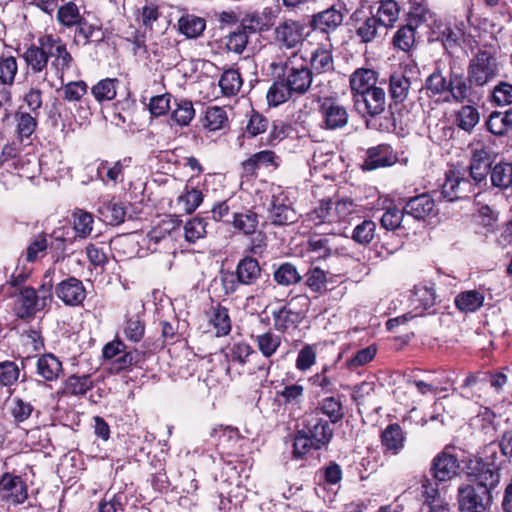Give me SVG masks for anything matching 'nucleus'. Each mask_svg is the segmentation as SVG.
I'll use <instances>...</instances> for the list:
<instances>
[{"mask_svg":"<svg viewBox=\"0 0 512 512\" xmlns=\"http://www.w3.org/2000/svg\"><path fill=\"white\" fill-rule=\"evenodd\" d=\"M83 17L74 2H68L60 6L56 15L57 21L68 29L75 27Z\"/></svg>","mask_w":512,"mask_h":512,"instance_id":"obj_53","label":"nucleus"},{"mask_svg":"<svg viewBox=\"0 0 512 512\" xmlns=\"http://www.w3.org/2000/svg\"><path fill=\"white\" fill-rule=\"evenodd\" d=\"M105 221L111 225H118L125 219L126 209L122 203L109 201L98 209Z\"/></svg>","mask_w":512,"mask_h":512,"instance_id":"obj_60","label":"nucleus"},{"mask_svg":"<svg viewBox=\"0 0 512 512\" xmlns=\"http://www.w3.org/2000/svg\"><path fill=\"white\" fill-rule=\"evenodd\" d=\"M93 387L89 375H71L67 378L64 385V393L74 396L84 395Z\"/></svg>","mask_w":512,"mask_h":512,"instance_id":"obj_58","label":"nucleus"},{"mask_svg":"<svg viewBox=\"0 0 512 512\" xmlns=\"http://www.w3.org/2000/svg\"><path fill=\"white\" fill-rule=\"evenodd\" d=\"M304 25L299 22L286 20L275 28V38L286 48H295L304 40Z\"/></svg>","mask_w":512,"mask_h":512,"instance_id":"obj_21","label":"nucleus"},{"mask_svg":"<svg viewBox=\"0 0 512 512\" xmlns=\"http://www.w3.org/2000/svg\"><path fill=\"white\" fill-rule=\"evenodd\" d=\"M491 185L499 190H506L512 186V164L500 161L489 171Z\"/></svg>","mask_w":512,"mask_h":512,"instance_id":"obj_39","label":"nucleus"},{"mask_svg":"<svg viewBox=\"0 0 512 512\" xmlns=\"http://www.w3.org/2000/svg\"><path fill=\"white\" fill-rule=\"evenodd\" d=\"M293 96H295L294 93L286 85L285 79L281 76L278 77L270 86L266 98L270 106L276 107L285 103Z\"/></svg>","mask_w":512,"mask_h":512,"instance_id":"obj_45","label":"nucleus"},{"mask_svg":"<svg viewBox=\"0 0 512 512\" xmlns=\"http://www.w3.org/2000/svg\"><path fill=\"white\" fill-rule=\"evenodd\" d=\"M421 495L423 496L425 511L441 512L443 509H450L448 504L440 498L438 484L427 476H422L420 480Z\"/></svg>","mask_w":512,"mask_h":512,"instance_id":"obj_27","label":"nucleus"},{"mask_svg":"<svg viewBox=\"0 0 512 512\" xmlns=\"http://www.w3.org/2000/svg\"><path fill=\"white\" fill-rule=\"evenodd\" d=\"M232 226L244 235H254L258 230L259 216L252 210L233 212Z\"/></svg>","mask_w":512,"mask_h":512,"instance_id":"obj_37","label":"nucleus"},{"mask_svg":"<svg viewBox=\"0 0 512 512\" xmlns=\"http://www.w3.org/2000/svg\"><path fill=\"white\" fill-rule=\"evenodd\" d=\"M37 43L28 47L23 54L28 74H42V82H48L47 68L50 66L51 71L63 84L64 74L74 65V58L66 43L53 34L39 37Z\"/></svg>","mask_w":512,"mask_h":512,"instance_id":"obj_1","label":"nucleus"},{"mask_svg":"<svg viewBox=\"0 0 512 512\" xmlns=\"http://www.w3.org/2000/svg\"><path fill=\"white\" fill-rule=\"evenodd\" d=\"M127 497L124 493L116 494L106 493L103 500L99 504V512H118L123 511Z\"/></svg>","mask_w":512,"mask_h":512,"instance_id":"obj_64","label":"nucleus"},{"mask_svg":"<svg viewBox=\"0 0 512 512\" xmlns=\"http://www.w3.org/2000/svg\"><path fill=\"white\" fill-rule=\"evenodd\" d=\"M131 158H124L114 162L101 160L96 169V175L103 183L116 185L123 181L124 170L130 165Z\"/></svg>","mask_w":512,"mask_h":512,"instance_id":"obj_24","label":"nucleus"},{"mask_svg":"<svg viewBox=\"0 0 512 512\" xmlns=\"http://www.w3.org/2000/svg\"><path fill=\"white\" fill-rule=\"evenodd\" d=\"M467 74L478 90L483 88L497 77L498 63L495 56L487 50H479L469 61Z\"/></svg>","mask_w":512,"mask_h":512,"instance_id":"obj_6","label":"nucleus"},{"mask_svg":"<svg viewBox=\"0 0 512 512\" xmlns=\"http://www.w3.org/2000/svg\"><path fill=\"white\" fill-rule=\"evenodd\" d=\"M278 157L271 150H263L251 155L248 159L242 162V169L245 175H256V171L261 167H278Z\"/></svg>","mask_w":512,"mask_h":512,"instance_id":"obj_29","label":"nucleus"},{"mask_svg":"<svg viewBox=\"0 0 512 512\" xmlns=\"http://www.w3.org/2000/svg\"><path fill=\"white\" fill-rule=\"evenodd\" d=\"M484 302V295L476 290L459 293L455 298V306L464 313H472L480 309Z\"/></svg>","mask_w":512,"mask_h":512,"instance_id":"obj_43","label":"nucleus"},{"mask_svg":"<svg viewBox=\"0 0 512 512\" xmlns=\"http://www.w3.org/2000/svg\"><path fill=\"white\" fill-rule=\"evenodd\" d=\"M378 81V73L369 68L356 69L349 78L352 99L375 88Z\"/></svg>","mask_w":512,"mask_h":512,"instance_id":"obj_25","label":"nucleus"},{"mask_svg":"<svg viewBox=\"0 0 512 512\" xmlns=\"http://www.w3.org/2000/svg\"><path fill=\"white\" fill-rule=\"evenodd\" d=\"M253 341L265 359H270L282 344L281 336L271 330L253 336Z\"/></svg>","mask_w":512,"mask_h":512,"instance_id":"obj_36","label":"nucleus"},{"mask_svg":"<svg viewBox=\"0 0 512 512\" xmlns=\"http://www.w3.org/2000/svg\"><path fill=\"white\" fill-rule=\"evenodd\" d=\"M269 218L273 225H289L296 221L297 214L288 197L284 194L274 195L269 208Z\"/></svg>","mask_w":512,"mask_h":512,"instance_id":"obj_20","label":"nucleus"},{"mask_svg":"<svg viewBox=\"0 0 512 512\" xmlns=\"http://www.w3.org/2000/svg\"><path fill=\"white\" fill-rule=\"evenodd\" d=\"M500 482V470L497 467H483L479 473L476 475L475 485L481 486L488 490V493L491 494V491L497 487Z\"/></svg>","mask_w":512,"mask_h":512,"instance_id":"obj_62","label":"nucleus"},{"mask_svg":"<svg viewBox=\"0 0 512 512\" xmlns=\"http://www.w3.org/2000/svg\"><path fill=\"white\" fill-rule=\"evenodd\" d=\"M353 102L360 113L375 117L385 111L386 93L383 88L376 86L353 99Z\"/></svg>","mask_w":512,"mask_h":512,"instance_id":"obj_13","label":"nucleus"},{"mask_svg":"<svg viewBox=\"0 0 512 512\" xmlns=\"http://www.w3.org/2000/svg\"><path fill=\"white\" fill-rule=\"evenodd\" d=\"M479 121L480 113L474 105H462L455 112V125L467 133H472Z\"/></svg>","mask_w":512,"mask_h":512,"instance_id":"obj_38","label":"nucleus"},{"mask_svg":"<svg viewBox=\"0 0 512 512\" xmlns=\"http://www.w3.org/2000/svg\"><path fill=\"white\" fill-rule=\"evenodd\" d=\"M486 127L493 135H506L512 130V110L506 112H492L486 122Z\"/></svg>","mask_w":512,"mask_h":512,"instance_id":"obj_41","label":"nucleus"},{"mask_svg":"<svg viewBox=\"0 0 512 512\" xmlns=\"http://www.w3.org/2000/svg\"><path fill=\"white\" fill-rule=\"evenodd\" d=\"M102 24L98 19L83 17L75 26L73 42L77 45H88L92 41L103 40Z\"/></svg>","mask_w":512,"mask_h":512,"instance_id":"obj_22","label":"nucleus"},{"mask_svg":"<svg viewBox=\"0 0 512 512\" xmlns=\"http://www.w3.org/2000/svg\"><path fill=\"white\" fill-rule=\"evenodd\" d=\"M434 33L437 34V40L441 41L444 49L448 53H453L464 42L465 24L456 19L438 21L435 22Z\"/></svg>","mask_w":512,"mask_h":512,"instance_id":"obj_10","label":"nucleus"},{"mask_svg":"<svg viewBox=\"0 0 512 512\" xmlns=\"http://www.w3.org/2000/svg\"><path fill=\"white\" fill-rule=\"evenodd\" d=\"M344 16L334 5L312 16L310 27L323 33L335 31L343 23Z\"/></svg>","mask_w":512,"mask_h":512,"instance_id":"obj_23","label":"nucleus"},{"mask_svg":"<svg viewBox=\"0 0 512 512\" xmlns=\"http://www.w3.org/2000/svg\"><path fill=\"white\" fill-rule=\"evenodd\" d=\"M210 322L216 329L217 336H225L231 331L228 309L220 304L212 307Z\"/></svg>","mask_w":512,"mask_h":512,"instance_id":"obj_52","label":"nucleus"},{"mask_svg":"<svg viewBox=\"0 0 512 512\" xmlns=\"http://www.w3.org/2000/svg\"><path fill=\"white\" fill-rule=\"evenodd\" d=\"M459 469L458 458L444 450L433 459L430 472L436 481L445 482L456 477Z\"/></svg>","mask_w":512,"mask_h":512,"instance_id":"obj_16","label":"nucleus"},{"mask_svg":"<svg viewBox=\"0 0 512 512\" xmlns=\"http://www.w3.org/2000/svg\"><path fill=\"white\" fill-rule=\"evenodd\" d=\"M273 279L278 285L288 287L300 283L302 275L295 265L285 262L275 269Z\"/></svg>","mask_w":512,"mask_h":512,"instance_id":"obj_44","label":"nucleus"},{"mask_svg":"<svg viewBox=\"0 0 512 512\" xmlns=\"http://www.w3.org/2000/svg\"><path fill=\"white\" fill-rule=\"evenodd\" d=\"M400 12L401 7L396 0H380L373 9L374 16L387 34L394 28Z\"/></svg>","mask_w":512,"mask_h":512,"instance_id":"obj_26","label":"nucleus"},{"mask_svg":"<svg viewBox=\"0 0 512 512\" xmlns=\"http://www.w3.org/2000/svg\"><path fill=\"white\" fill-rule=\"evenodd\" d=\"M48 242L45 234H38L32 238L22 257L26 263H34L38 258H42L46 254Z\"/></svg>","mask_w":512,"mask_h":512,"instance_id":"obj_51","label":"nucleus"},{"mask_svg":"<svg viewBox=\"0 0 512 512\" xmlns=\"http://www.w3.org/2000/svg\"><path fill=\"white\" fill-rule=\"evenodd\" d=\"M119 80L117 78H106L92 86L91 94L98 102L111 101L117 95Z\"/></svg>","mask_w":512,"mask_h":512,"instance_id":"obj_47","label":"nucleus"},{"mask_svg":"<svg viewBox=\"0 0 512 512\" xmlns=\"http://www.w3.org/2000/svg\"><path fill=\"white\" fill-rule=\"evenodd\" d=\"M242 84L243 81L240 73L232 68L225 70L219 79L221 91L223 95L228 97L236 95L240 91Z\"/></svg>","mask_w":512,"mask_h":512,"instance_id":"obj_48","label":"nucleus"},{"mask_svg":"<svg viewBox=\"0 0 512 512\" xmlns=\"http://www.w3.org/2000/svg\"><path fill=\"white\" fill-rule=\"evenodd\" d=\"M319 114L322 127L328 130L345 127L349 119L346 107L332 97L319 100Z\"/></svg>","mask_w":512,"mask_h":512,"instance_id":"obj_9","label":"nucleus"},{"mask_svg":"<svg viewBox=\"0 0 512 512\" xmlns=\"http://www.w3.org/2000/svg\"><path fill=\"white\" fill-rule=\"evenodd\" d=\"M205 28V19L193 14L183 15L177 22V29L179 33L188 39H196L200 37L203 34Z\"/></svg>","mask_w":512,"mask_h":512,"instance_id":"obj_34","label":"nucleus"},{"mask_svg":"<svg viewBox=\"0 0 512 512\" xmlns=\"http://www.w3.org/2000/svg\"><path fill=\"white\" fill-rule=\"evenodd\" d=\"M336 237L334 235L313 234L309 236L306 243V250L312 254L314 261L327 260L328 258L338 254V247L335 244Z\"/></svg>","mask_w":512,"mask_h":512,"instance_id":"obj_18","label":"nucleus"},{"mask_svg":"<svg viewBox=\"0 0 512 512\" xmlns=\"http://www.w3.org/2000/svg\"><path fill=\"white\" fill-rule=\"evenodd\" d=\"M398 161V155L389 144H379L366 151V157L361 165L364 171L390 167Z\"/></svg>","mask_w":512,"mask_h":512,"instance_id":"obj_14","label":"nucleus"},{"mask_svg":"<svg viewBox=\"0 0 512 512\" xmlns=\"http://www.w3.org/2000/svg\"><path fill=\"white\" fill-rule=\"evenodd\" d=\"M307 220L315 226H319L324 223L336 222V217L333 215L332 201H321L318 207L307 214Z\"/></svg>","mask_w":512,"mask_h":512,"instance_id":"obj_55","label":"nucleus"},{"mask_svg":"<svg viewBox=\"0 0 512 512\" xmlns=\"http://www.w3.org/2000/svg\"><path fill=\"white\" fill-rule=\"evenodd\" d=\"M34 407L30 402L24 401L20 397H14L8 400V412L15 423L26 421L33 413Z\"/></svg>","mask_w":512,"mask_h":512,"instance_id":"obj_56","label":"nucleus"},{"mask_svg":"<svg viewBox=\"0 0 512 512\" xmlns=\"http://www.w3.org/2000/svg\"><path fill=\"white\" fill-rule=\"evenodd\" d=\"M55 294L68 306H78L86 298V290L82 281L75 277H68L58 283L55 287Z\"/></svg>","mask_w":512,"mask_h":512,"instance_id":"obj_17","label":"nucleus"},{"mask_svg":"<svg viewBox=\"0 0 512 512\" xmlns=\"http://www.w3.org/2000/svg\"><path fill=\"white\" fill-rule=\"evenodd\" d=\"M350 25L353 27L356 37L363 44L372 43L387 35L373 14V7H370L368 13L354 11L350 16Z\"/></svg>","mask_w":512,"mask_h":512,"instance_id":"obj_7","label":"nucleus"},{"mask_svg":"<svg viewBox=\"0 0 512 512\" xmlns=\"http://www.w3.org/2000/svg\"><path fill=\"white\" fill-rule=\"evenodd\" d=\"M416 27L412 21L400 26L392 38L394 47L403 52L411 51L416 43Z\"/></svg>","mask_w":512,"mask_h":512,"instance_id":"obj_40","label":"nucleus"},{"mask_svg":"<svg viewBox=\"0 0 512 512\" xmlns=\"http://www.w3.org/2000/svg\"><path fill=\"white\" fill-rule=\"evenodd\" d=\"M228 122L227 113L224 108L219 106H210L206 109L202 119L204 129L214 132L224 128Z\"/></svg>","mask_w":512,"mask_h":512,"instance_id":"obj_46","label":"nucleus"},{"mask_svg":"<svg viewBox=\"0 0 512 512\" xmlns=\"http://www.w3.org/2000/svg\"><path fill=\"white\" fill-rule=\"evenodd\" d=\"M404 211L415 219H425L434 213L435 201L428 193H422L409 198L404 206Z\"/></svg>","mask_w":512,"mask_h":512,"instance_id":"obj_28","label":"nucleus"},{"mask_svg":"<svg viewBox=\"0 0 512 512\" xmlns=\"http://www.w3.org/2000/svg\"><path fill=\"white\" fill-rule=\"evenodd\" d=\"M282 77L295 96L307 93L313 82L312 71L305 64V60L298 57L297 54H293L285 61L282 67Z\"/></svg>","mask_w":512,"mask_h":512,"instance_id":"obj_5","label":"nucleus"},{"mask_svg":"<svg viewBox=\"0 0 512 512\" xmlns=\"http://www.w3.org/2000/svg\"><path fill=\"white\" fill-rule=\"evenodd\" d=\"M428 98L437 103L454 101L456 103H475L480 99L479 90L471 82L470 76L458 68L450 66L448 76H445L440 67L425 79L422 87Z\"/></svg>","mask_w":512,"mask_h":512,"instance_id":"obj_2","label":"nucleus"},{"mask_svg":"<svg viewBox=\"0 0 512 512\" xmlns=\"http://www.w3.org/2000/svg\"><path fill=\"white\" fill-rule=\"evenodd\" d=\"M302 430L314 442L316 450L327 446L334 434L331 423L323 419L317 412L305 416Z\"/></svg>","mask_w":512,"mask_h":512,"instance_id":"obj_11","label":"nucleus"},{"mask_svg":"<svg viewBox=\"0 0 512 512\" xmlns=\"http://www.w3.org/2000/svg\"><path fill=\"white\" fill-rule=\"evenodd\" d=\"M170 112L171 121L180 127L188 126L195 117L192 101L185 98H175Z\"/></svg>","mask_w":512,"mask_h":512,"instance_id":"obj_32","label":"nucleus"},{"mask_svg":"<svg viewBox=\"0 0 512 512\" xmlns=\"http://www.w3.org/2000/svg\"><path fill=\"white\" fill-rule=\"evenodd\" d=\"M229 357L232 362H236L241 366L250 363L252 360H259V354L245 342L233 344Z\"/></svg>","mask_w":512,"mask_h":512,"instance_id":"obj_54","label":"nucleus"},{"mask_svg":"<svg viewBox=\"0 0 512 512\" xmlns=\"http://www.w3.org/2000/svg\"><path fill=\"white\" fill-rule=\"evenodd\" d=\"M314 412H321L322 414L329 417V423H337L344 417L343 406L338 398L333 396L324 398L319 402L318 407Z\"/></svg>","mask_w":512,"mask_h":512,"instance_id":"obj_50","label":"nucleus"},{"mask_svg":"<svg viewBox=\"0 0 512 512\" xmlns=\"http://www.w3.org/2000/svg\"><path fill=\"white\" fill-rule=\"evenodd\" d=\"M310 300L306 295H297L278 310L273 311V325L276 331L289 333L298 328L308 310Z\"/></svg>","mask_w":512,"mask_h":512,"instance_id":"obj_4","label":"nucleus"},{"mask_svg":"<svg viewBox=\"0 0 512 512\" xmlns=\"http://www.w3.org/2000/svg\"><path fill=\"white\" fill-rule=\"evenodd\" d=\"M178 205L186 214L193 213L203 201V194L200 190L186 185L183 193L178 197Z\"/></svg>","mask_w":512,"mask_h":512,"instance_id":"obj_57","label":"nucleus"},{"mask_svg":"<svg viewBox=\"0 0 512 512\" xmlns=\"http://www.w3.org/2000/svg\"><path fill=\"white\" fill-rule=\"evenodd\" d=\"M262 269L259 262L252 257H244L236 267V276L242 285H253L261 276Z\"/></svg>","mask_w":512,"mask_h":512,"instance_id":"obj_33","label":"nucleus"},{"mask_svg":"<svg viewBox=\"0 0 512 512\" xmlns=\"http://www.w3.org/2000/svg\"><path fill=\"white\" fill-rule=\"evenodd\" d=\"M471 150V158L469 162V175L475 184L486 181L489 171L493 167L498 153L494 149V141L474 140L469 145Z\"/></svg>","mask_w":512,"mask_h":512,"instance_id":"obj_3","label":"nucleus"},{"mask_svg":"<svg viewBox=\"0 0 512 512\" xmlns=\"http://www.w3.org/2000/svg\"><path fill=\"white\" fill-rule=\"evenodd\" d=\"M457 499L461 511L481 512L491 504L492 495L485 488L473 483L461 485Z\"/></svg>","mask_w":512,"mask_h":512,"instance_id":"obj_8","label":"nucleus"},{"mask_svg":"<svg viewBox=\"0 0 512 512\" xmlns=\"http://www.w3.org/2000/svg\"><path fill=\"white\" fill-rule=\"evenodd\" d=\"M412 303L416 308L427 310L436 303V293L433 287L427 285H415L411 296Z\"/></svg>","mask_w":512,"mask_h":512,"instance_id":"obj_49","label":"nucleus"},{"mask_svg":"<svg viewBox=\"0 0 512 512\" xmlns=\"http://www.w3.org/2000/svg\"><path fill=\"white\" fill-rule=\"evenodd\" d=\"M310 71L313 76L331 73L334 71L332 51L324 46L318 47L311 53Z\"/></svg>","mask_w":512,"mask_h":512,"instance_id":"obj_31","label":"nucleus"},{"mask_svg":"<svg viewBox=\"0 0 512 512\" xmlns=\"http://www.w3.org/2000/svg\"><path fill=\"white\" fill-rule=\"evenodd\" d=\"M412 82L403 73H393L389 77V95L395 104L405 102L411 92Z\"/></svg>","mask_w":512,"mask_h":512,"instance_id":"obj_30","label":"nucleus"},{"mask_svg":"<svg viewBox=\"0 0 512 512\" xmlns=\"http://www.w3.org/2000/svg\"><path fill=\"white\" fill-rule=\"evenodd\" d=\"M24 262L25 261L22 260V257H19L18 264L11 274L10 279L6 283L10 288H14V291L11 292V295H16L18 290L26 287L24 284L31 276L32 268L25 265Z\"/></svg>","mask_w":512,"mask_h":512,"instance_id":"obj_59","label":"nucleus"},{"mask_svg":"<svg viewBox=\"0 0 512 512\" xmlns=\"http://www.w3.org/2000/svg\"><path fill=\"white\" fill-rule=\"evenodd\" d=\"M62 371V363L53 354H44L37 360L36 372L46 381L58 379Z\"/></svg>","mask_w":512,"mask_h":512,"instance_id":"obj_35","label":"nucleus"},{"mask_svg":"<svg viewBox=\"0 0 512 512\" xmlns=\"http://www.w3.org/2000/svg\"><path fill=\"white\" fill-rule=\"evenodd\" d=\"M404 433L399 424H390L381 434V442L386 450L397 454L404 446Z\"/></svg>","mask_w":512,"mask_h":512,"instance_id":"obj_42","label":"nucleus"},{"mask_svg":"<svg viewBox=\"0 0 512 512\" xmlns=\"http://www.w3.org/2000/svg\"><path fill=\"white\" fill-rule=\"evenodd\" d=\"M19 294L16 303V315L20 319H28L33 317L36 312L45 309L44 302L40 300L37 294V290L33 287H23L18 290Z\"/></svg>","mask_w":512,"mask_h":512,"instance_id":"obj_19","label":"nucleus"},{"mask_svg":"<svg viewBox=\"0 0 512 512\" xmlns=\"http://www.w3.org/2000/svg\"><path fill=\"white\" fill-rule=\"evenodd\" d=\"M477 184L460 171H448L442 184L441 193L448 201L469 198Z\"/></svg>","mask_w":512,"mask_h":512,"instance_id":"obj_12","label":"nucleus"},{"mask_svg":"<svg viewBox=\"0 0 512 512\" xmlns=\"http://www.w3.org/2000/svg\"><path fill=\"white\" fill-rule=\"evenodd\" d=\"M207 222L201 218H193L184 226L185 239L190 243H195L205 237Z\"/></svg>","mask_w":512,"mask_h":512,"instance_id":"obj_63","label":"nucleus"},{"mask_svg":"<svg viewBox=\"0 0 512 512\" xmlns=\"http://www.w3.org/2000/svg\"><path fill=\"white\" fill-rule=\"evenodd\" d=\"M93 215L83 210H76L73 213V228L77 236L86 238L93 229Z\"/></svg>","mask_w":512,"mask_h":512,"instance_id":"obj_61","label":"nucleus"},{"mask_svg":"<svg viewBox=\"0 0 512 512\" xmlns=\"http://www.w3.org/2000/svg\"><path fill=\"white\" fill-rule=\"evenodd\" d=\"M0 496L14 505L22 504L28 498L27 485L20 476L6 473L0 480Z\"/></svg>","mask_w":512,"mask_h":512,"instance_id":"obj_15","label":"nucleus"}]
</instances>
